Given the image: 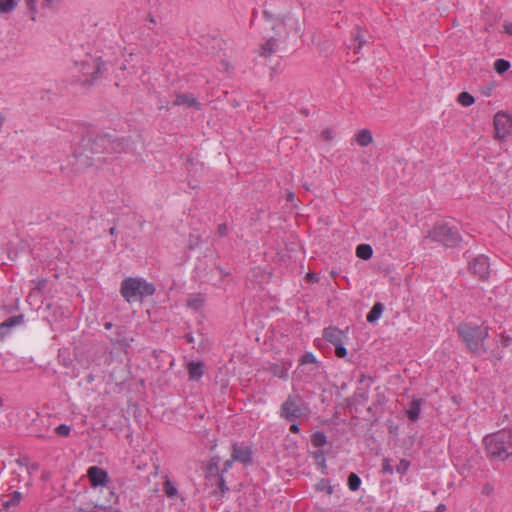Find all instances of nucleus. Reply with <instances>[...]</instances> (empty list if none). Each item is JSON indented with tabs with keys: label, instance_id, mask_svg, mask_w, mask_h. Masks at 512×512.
Listing matches in <instances>:
<instances>
[{
	"label": "nucleus",
	"instance_id": "obj_46",
	"mask_svg": "<svg viewBox=\"0 0 512 512\" xmlns=\"http://www.w3.org/2000/svg\"><path fill=\"white\" fill-rule=\"evenodd\" d=\"M26 6L31 13H36L37 0H25Z\"/></svg>",
	"mask_w": 512,
	"mask_h": 512
},
{
	"label": "nucleus",
	"instance_id": "obj_8",
	"mask_svg": "<svg viewBox=\"0 0 512 512\" xmlns=\"http://www.w3.org/2000/svg\"><path fill=\"white\" fill-rule=\"evenodd\" d=\"M299 397L289 395L281 405L280 416L289 421H293L302 415L301 408L298 404Z\"/></svg>",
	"mask_w": 512,
	"mask_h": 512
},
{
	"label": "nucleus",
	"instance_id": "obj_56",
	"mask_svg": "<svg viewBox=\"0 0 512 512\" xmlns=\"http://www.w3.org/2000/svg\"><path fill=\"white\" fill-rule=\"evenodd\" d=\"M492 491V487L486 484L483 488V493L489 494Z\"/></svg>",
	"mask_w": 512,
	"mask_h": 512
},
{
	"label": "nucleus",
	"instance_id": "obj_31",
	"mask_svg": "<svg viewBox=\"0 0 512 512\" xmlns=\"http://www.w3.org/2000/svg\"><path fill=\"white\" fill-rule=\"evenodd\" d=\"M511 67V64L508 60L499 58L494 62V70L502 75L507 72Z\"/></svg>",
	"mask_w": 512,
	"mask_h": 512
},
{
	"label": "nucleus",
	"instance_id": "obj_36",
	"mask_svg": "<svg viewBox=\"0 0 512 512\" xmlns=\"http://www.w3.org/2000/svg\"><path fill=\"white\" fill-rule=\"evenodd\" d=\"M334 347H335V355L338 358H346L347 357L348 351H347L346 347L344 346V342L337 343L336 345H334Z\"/></svg>",
	"mask_w": 512,
	"mask_h": 512
},
{
	"label": "nucleus",
	"instance_id": "obj_12",
	"mask_svg": "<svg viewBox=\"0 0 512 512\" xmlns=\"http://www.w3.org/2000/svg\"><path fill=\"white\" fill-rule=\"evenodd\" d=\"M231 457L236 462H239L245 466L252 464L253 462V452L251 447L243 444L233 443L232 446Z\"/></svg>",
	"mask_w": 512,
	"mask_h": 512
},
{
	"label": "nucleus",
	"instance_id": "obj_41",
	"mask_svg": "<svg viewBox=\"0 0 512 512\" xmlns=\"http://www.w3.org/2000/svg\"><path fill=\"white\" fill-rule=\"evenodd\" d=\"M382 472L384 474H392L393 473V467L390 464V460L388 458H384L382 461Z\"/></svg>",
	"mask_w": 512,
	"mask_h": 512
},
{
	"label": "nucleus",
	"instance_id": "obj_10",
	"mask_svg": "<svg viewBox=\"0 0 512 512\" xmlns=\"http://www.w3.org/2000/svg\"><path fill=\"white\" fill-rule=\"evenodd\" d=\"M74 502V510L77 512H98L99 510L106 511L110 508V506L87 499L86 495H77Z\"/></svg>",
	"mask_w": 512,
	"mask_h": 512
},
{
	"label": "nucleus",
	"instance_id": "obj_45",
	"mask_svg": "<svg viewBox=\"0 0 512 512\" xmlns=\"http://www.w3.org/2000/svg\"><path fill=\"white\" fill-rule=\"evenodd\" d=\"M354 40L358 42L357 46L354 47V51L358 53L359 49L362 47V45L365 43V40L362 38V36L357 32V34L354 37Z\"/></svg>",
	"mask_w": 512,
	"mask_h": 512
},
{
	"label": "nucleus",
	"instance_id": "obj_19",
	"mask_svg": "<svg viewBox=\"0 0 512 512\" xmlns=\"http://www.w3.org/2000/svg\"><path fill=\"white\" fill-rule=\"evenodd\" d=\"M355 141L361 147H366L373 142L372 132L369 129H361L355 134Z\"/></svg>",
	"mask_w": 512,
	"mask_h": 512
},
{
	"label": "nucleus",
	"instance_id": "obj_53",
	"mask_svg": "<svg viewBox=\"0 0 512 512\" xmlns=\"http://www.w3.org/2000/svg\"><path fill=\"white\" fill-rule=\"evenodd\" d=\"M263 16L267 19V20H272L273 19V15L267 11V10H264L263 11Z\"/></svg>",
	"mask_w": 512,
	"mask_h": 512
},
{
	"label": "nucleus",
	"instance_id": "obj_16",
	"mask_svg": "<svg viewBox=\"0 0 512 512\" xmlns=\"http://www.w3.org/2000/svg\"><path fill=\"white\" fill-rule=\"evenodd\" d=\"M24 323V315L19 314L15 316H11L7 318L4 322L0 324V335L4 337L10 331V328L15 327L17 325H21Z\"/></svg>",
	"mask_w": 512,
	"mask_h": 512
},
{
	"label": "nucleus",
	"instance_id": "obj_14",
	"mask_svg": "<svg viewBox=\"0 0 512 512\" xmlns=\"http://www.w3.org/2000/svg\"><path fill=\"white\" fill-rule=\"evenodd\" d=\"M173 104L175 106L186 105L188 107H193L197 110L201 109V104L199 103L197 98H195L193 96V94H190V93L176 95V98H175Z\"/></svg>",
	"mask_w": 512,
	"mask_h": 512
},
{
	"label": "nucleus",
	"instance_id": "obj_38",
	"mask_svg": "<svg viewBox=\"0 0 512 512\" xmlns=\"http://www.w3.org/2000/svg\"><path fill=\"white\" fill-rule=\"evenodd\" d=\"M217 485L220 491V496L223 497L224 494L229 491V487L226 485V481L223 475L217 476Z\"/></svg>",
	"mask_w": 512,
	"mask_h": 512
},
{
	"label": "nucleus",
	"instance_id": "obj_30",
	"mask_svg": "<svg viewBox=\"0 0 512 512\" xmlns=\"http://www.w3.org/2000/svg\"><path fill=\"white\" fill-rule=\"evenodd\" d=\"M360 485H361V478L356 473L351 472L347 478L348 488L351 491L355 492L360 488Z\"/></svg>",
	"mask_w": 512,
	"mask_h": 512
},
{
	"label": "nucleus",
	"instance_id": "obj_3",
	"mask_svg": "<svg viewBox=\"0 0 512 512\" xmlns=\"http://www.w3.org/2000/svg\"><path fill=\"white\" fill-rule=\"evenodd\" d=\"M488 331L489 329L486 326L470 323H460L457 327L459 337L463 340L467 349L475 355H481L487 351L484 347V340L488 337Z\"/></svg>",
	"mask_w": 512,
	"mask_h": 512
},
{
	"label": "nucleus",
	"instance_id": "obj_27",
	"mask_svg": "<svg viewBox=\"0 0 512 512\" xmlns=\"http://www.w3.org/2000/svg\"><path fill=\"white\" fill-rule=\"evenodd\" d=\"M313 457L315 458L316 464L321 468L322 474L327 475L328 471L324 452L322 450H316L313 452Z\"/></svg>",
	"mask_w": 512,
	"mask_h": 512
},
{
	"label": "nucleus",
	"instance_id": "obj_2",
	"mask_svg": "<svg viewBox=\"0 0 512 512\" xmlns=\"http://www.w3.org/2000/svg\"><path fill=\"white\" fill-rule=\"evenodd\" d=\"M484 451L490 462H504L512 457V430L501 429L483 438Z\"/></svg>",
	"mask_w": 512,
	"mask_h": 512
},
{
	"label": "nucleus",
	"instance_id": "obj_28",
	"mask_svg": "<svg viewBox=\"0 0 512 512\" xmlns=\"http://www.w3.org/2000/svg\"><path fill=\"white\" fill-rule=\"evenodd\" d=\"M311 443L313 446L320 448L327 443V437L324 432L316 431L311 436Z\"/></svg>",
	"mask_w": 512,
	"mask_h": 512
},
{
	"label": "nucleus",
	"instance_id": "obj_26",
	"mask_svg": "<svg viewBox=\"0 0 512 512\" xmlns=\"http://www.w3.org/2000/svg\"><path fill=\"white\" fill-rule=\"evenodd\" d=\"M373 255V249L369 244H359L356 247V256L362 260H369Z\"/></svg>",
	"mask_w": 512,
	"mask_h": 512
},
{
	"label": "nucleus",
	"instance_id": "obj_25",
	"mask_svg": "<svg viewBox=\"0 0 512 512\" xmlns=\"http://www.w3.org/2000/svg\"><path fill=\"white\" fill-rule=\"evenodd\" d=\"M221 458L217 455L210 458V461L207 466V472L210 476H220L221 469L219 468Z\"/></svg>",
	"mask_w": 512,
	"mask_h": 512
},
{
	"label": "nucleus",
	"instance_id": "obj_23",
	"mask_svg": "<svg viewBox=\"0 0 512 512\" xmlns=\"http://www.w3.org/2000/svg\"><path fill=\"white\" fill-rule=\"evenodd\" d=\"M277 42V39L274 37L268 39L264 44L261 45L260 55L265 57L271 56L276 51Z\"/></svg>",
	"mask_w": 512,
	"mask_h": 512
},
{
	"label": "nucleus",
	"instance_id": "obj_17",
	"mask_svg": "<svg viewBox=\"0 0 512 512\" xmlns=\"http://www.w3.org/2000/svg\"><path fill=\"white\" fill-rule=\"evenodd\" d=\"M190 380L198 381L204 374V363L201 361L190 362L187 366Z\"/></svg>",
	"mask_w": 512,
	"mask_h": 512
},
{
	"label": "nucleus",
	"instance_id": "obj_32",
	"mask_svg": "<svg viewBox=\"0 0 512 512\" xmlns=\"http://www.w3.org/2000/svg\"><path fill=\"white\" fill-rule=\"evenodd\" d=\"M457 101L464 107L471 106L475 103V98L468 92H461L458 97Z\"/></svg>",
	"mask_w": 512,
	"mask_h": 512
},
{
	"label": "nucleus",
	"instance_id": "obj_11",
	"mask_svg": "<svg viewBox=\"0 0 512 512\" xmlns=\"http://www.w3.org/2000/svg\"><path fill=\"white\" fill-rule=\"evenodd\" d=\"M86 476L92 488L104 487L109 482L108 472L95 465L87 469Z\"/></svg>",
	"mask_w": 512,
	"mask_h": 512
},
{
	"label": "nucleus",
	"instance_id": "obj_6",
	"mask_svg": "<svg viewBox=\"0 0 512 512\" xmlns=\"http://www.w3.org/2000/svg\"><path fill=\"white\" fill-rule=\"evenodd\" d=\"M493 122L497 138L505 139L512 133V115L499 111L495 114Z\"/></svg>",
	"mask_w": 512,
	"mask_h": 512
},
{
	"label": "nucleus",
	"instance_id": "obj_18",
	"mask_svg": "<svg viewBox=\"0 0 512 512\" xmlns=\"http://www.w3.org/2000/svg\"><path fill=\"white\" fill-rule=\"evenodd\" d=\"M422 399L414 398L410 404L409 408L406 410V415L409 420L415 422L419 419L420 411H421Z\"/></svg>",
	"mask_w": 512,
	"mask_h": 512
},
{
	"label": "nucleus",
	"instance_id": "obj_59",
	"mask_svg": "<svg viewBox=\"0 0 512 512\" xmlns=\"http://www.w3.org/2000/svg\"><path fill=\"white\" fill-rule=\"evenodd\" d=\"M111 496L115 497L113 504H117L119 502V496L115 495L114 491H110Z\"/></svg>",
	"mask_w": 512,
	"mask_h": 512
},
{
	"label": "nucleus",
	"instance_id": "obj_21",
	"mask_svg": "<svg viewBox=\"0 0 512 512\" xmlns=\"http://www.w3.org/2000/svg\"><path fill=\"white\" fill-rule=\"evenodd\" d=\"M21 498L22 494L19 491H14L8 500L1 501L5 512H13L12 509L20 503Z\"/></svg>",
	"mask_w": 512,
	"mask_h": 512
},
{
	"label": "nucleus",
	"instance_id": "obj_55",
	"mask_svg": "<svg viewBox=\"0 0 512 512\" xmlns=\"http://www.w3.org/2000/svg\"><path fill=\"white\" fill-rule=\"evenodd\" d=\"M109 234H110L111 236H116V235H117L116 225L112 226V227L109 229Z\"/></svg>",
	"mask_w": 512,
	"mask_h": 512
},
{
	"label": "nucleus",
	"instance_id": "obj_20",
	"mask_svg": "<svg viewBox=\"0 0 512 512\" xmlns=\"http://www.w3.org/2000/svg\"><path fill=\"white\" fill-rule=\"evenodd\" d=\"M205 302V295L201 293L191 294L187 299V307L195 311L202 309Z\"/></svg>",
	"mask_w": 512,
	"mask_h": 512
},
{
	"label": "nucleus",
	"instance_id": "obj_37",
	"mask_svg": "<svg viewBox=\"0 0 512 512\" xmlns=\"http://www.w3.org/2000/svg\"><path fill=\"white\" fill-rule=\"evenodd\" d=\"M55 432L58 436L67 437L71 432V427L66 424H60L55 428Z\"/></svg>",
	"mask_w": 512,
	"mask_h": 512
},
{
	"label": "nucleus",
	"instance_id": "obj_9",
	"mask_svg": "<svg viewBox=\"0 0 512 512\" xmlns=\"http://www.w3.org/2000/svg\"><path fill=\"white\" fill-rule=\"evenodd\" d=\"M489 261L484 255H478L469 262L468 268L471 273L477 276L480 280H487L489 278Z\"/></svg>",
	"mask_w": 512,
	"mask_h": 512
},
{
	"label": "nucleus",
	"instance_id": "obj_50",
	"mask_svg": "<svg viewBox=\"0 0 512 512\" xmlns=\"http://www.w3.org/2000/svg\"><path fill=\"white\" fill-rule=\"evenodd\" d=\"M492 88L490 86H485L481 88V92L485 96H490Z\"/></svg>",
	"mask_w": 512,
	"mask_h": 512
},
{
	"label": "nucleus",
	"instance_id": "obj_43",
	"mask_svg": "<svg viewBox=\"0 0 512 512\" xmlns=\"http://www.w3.org/2000/svg\"><path fill=\"white\" fill-rule=\"evenodd\" d=\"M321 137H322V139H323V140H325V141H331V140H333V138H334L333 131H332L331 129H329V128H326V129H324V130L322 131V133H321Z\"/></svg>",
	"mask_w": 512,
	"mask_h": 512
},
{
	"label": "nucleus",
	"instance_id": "obj_29",
	"mask_svg": "<svg viewBox=\"0 0 512 512\" xmlns=\"http://www.w3.org/2000/svg\"><path fill=\"white\" fill-rule=\"evenodd\" d=\"M163 491L165 495L170 499H173L178 495V489L176 488L174 483L168 478L163 483Z\"/></svg>",
	"mask_w": 512,
	"mask_h": 512
},
{
	"label": "nucleus",
	"instance_id": "obj_62",
	"mask_svg": "<svg viewBox=\"0 0 512 512\" xmlns=\"http://www.w3.org/2000/svg\"><path fill=\"white\" fill-rule=\"evenodd\" d=\"M308 277H309L310 279H316V275H315V274H311V273H309V274H308Z\"/></svg>",
	"mask_w": 512,
	"mask_h": 512
},
{
	"label": "nucleus",
	"instance_id": "obj_42",
	"mask_svg": "<svg viewBox=\"0 0 512 512\" xmlns=\"http://www.w3.org/2000/svg\"><path fill=\"white\" fill-rule=\"evenodd\" d=\"M234 462H236V461L233 460V457H231V459L226 460L221 469V475H224V473H227L232 468Z\"/></svg>",
	"mask_w": 512,
	"mask_h": 512
},
{
	"label": "nucleus",
	"instance_id": "obj_7",
	"mask_svg": "<svg viewBox=\"0 0 512 512\" xmlns=\"http://www.w3.org/2000/svg\"><path fill=\"white\" fill-rule=\"evenodd\" d=\"M140 278L128 277L121 283L120 293L122 297L127 301L141 300L140 299Z\"/></svg>",
	"mask_w": 512,
	"mask_h": 512
},
{
	"label": "nucleus",
	"instance_id": "obj_24",
	"mask_svg": "<svg viewBox=\"0 0 512 512\" xmlns=\"http://www.w3.org/2000/svg\"><path fill=\"white\" fill-rule=\"evenodd\" d=\"M139 290L141 292L140 299L142 300L145 297L152 296L155 293L156 288L153 283H149L144 279H140Z\"/></svg>",
	"mask_w": 512,
	"mask_h": 512
},
{
	"label": "nucleus",
	"instance_id": "obj_60",
	"mask_svg": "<svg viewBox=\"0 0 512 512\" xmlns=\"http://www.w3.org/2000/svg\"><path fill=\"white\" fill-rule=\"evenodd\" d=\"M274 373H275V375H277V373H276V372H274ZM278 376H279L280 378H285V377L287 376V373H286V371H282L280 374H278Z\"/></svg>",
	"mask_w": 512,
	"mask_h": 512
},
{
	"label": "nucleus",
	"instance_id": "obj_44",
	"mask_svg": "<svg viewBox=\"0 0 512 512\" xmlns=\"http://www.w3.org/2000/svg\"><path fill=\"white\" fill-rule=\"evenodd\" d=\"M217 233L220 237L228 235V226L225 223L219 224L217 227Z\"/></svg>",
	"mask_w": 512,
	"mask_h": 512
},
{
	"label": "nucleus",
	"instance_id": "obj_22",
	"mask_svg": "<svg viewBox=\"0 0 512 512\" xmlns=\"http://www.w3.org/2000/svg\"><path fill=\"white\" fill-rule=\"evenodd\" d=\"M384 311V305L381 302H376L371 310L368 312L366 319L369 323H375L378 321Z\"/></svg>",
	"mask_w": 512,
	"mask_h": 512
},
{
	"label": "nucleus",
	"instance_id": "obj_61",
	"mask_svg": "<svg viewBox=\"0 0 512 512\" xmlns=\"http://www.w3.org/2000/svg\"><path fill=\"white\" fill-rule=\"evenodd\" d=\"M104 327H105V329L109 330V329L112 328V323L111 322H107V323L104 324Z\"/></svg>",
	"mask_w": 512,
	"mask_h": 512
},
{
	"label": "nucleus",
	"instance_id": "obj_63",
	"mask_svg": "<svg viewBox=\"0 0 512 512\" xmlns=\"http://www.w3.org/2000/svg\"><path fill=\"white\" fill-rule=\"evenodd\" d=\"M365 377H366V376H365L364 374H362V375H361V378H360V380H359V382H363V380L365 379Z\"/></svg>",
	"mask_w": 512,
	"mask_h": 512
},
{
	"label": "nucleus",
	"instance_id": "obj_47",
	"mask_svg": "<svg viewBox=\"0 0 512 512\" xmlns=\"http://www.w3.org/2000/svg\"><path fill=\"white\" fill-rule=\"evenodd\" d=\"M503 28L506 34L512 36V22H504Z\"/></svg>",
	"mask_w": 512,
	"mask_h": 512
},
{
	"label": "nucleus",
	"instance_id": "obj_64",
	"mask_svg": "<svg viewBox=\"0 0 512 512\" xmlns=\"http://www.w3.org/2000/svg\"><path fill=\"white\" fill-rule=\"evenodd\" d=\"M48 5L52 4L54 0H44Z\"/></svg>",
	"mask_w": 512,
	"mask_h": 512
},
{
	"label": "nucleus",
	"instance_id": "obj_49",
	"mask_svg": "<svg viewBox=\"0 0 512 512\" xmlns=\"http://www.w3.org/2000/svg\"><path fill=\"white\" fill-rule=\"evenodd\" d=\"M290 431H291L292 433H299V432H300V427H299V425H298L297 423H292V424L290 425Z\"/></svg>",
	"mask_w": 512,
	"mask_h": 512
},
{
	"label": "nucleus",
	"instance_id": "obj_51",
	"mask_svg": "<svg viewBox=\"0 0 512 512\" xmlns=\"http://www.w3.org/2000/svg\"><path fill=\"white\" fill-rule=\"evenodd\" d=\"M46 285V280H39L36 288L41 291Z\"/></svg>",
	"mask_w": 512,
	"mask_h": 512
},
{
	"label": "nucleus",
	"instance_id": "obj_54",
	"mask_svg": "<svg viewBox=\"0 0 512 512\" xmlns=\"http://www.w3.org/2000/svg\"><path fill=\"white\" fill-rule=\"evenodd\" d=\"M286 199L288 202H293L295 200V194L293 192H288Z\"/></svg>",
	"mask_w": 512,
	"mask_h": 512
},
{
	"label": "nucleus",
	"instance_id": "obj_13",
	"mask_svg": "<svg viewBox=\"0 0 512 512\" xmlns=\"http://www.w3.org/2000/svg\"><path fill=\"white\" fill-rule=\"evenodd\" d=\"M347 331L341 330L335 326H329L323 329L322 337L327 342L331 343L333 346L337 343L344 342L345 339H347Z\"/></svg>",
	"mask_w": 512,
	"mask_h": 512
},
{
	"label": "nucleus",
	"instance_id": "obj_5",
	"mask_svg": "<svg viewBox=\"0 0 512 512\" xmlns=\"http://www.w3.org/2000/svg\"><path fill=\"white\" fill-rule=\"evenodd\" d=\"M104 63L100 58H95L91 63L83 62L82 72L86 78L81 82L83 85H93L103 73Z\"/></svg>",
	"mask_w": 512,
	"mask_h": 512
},
{
	"label": "nucleus",
	"instance_id": "obj_48",
	"mask_svg": "<svg viewBox=\"0 0 512 512\" xmlns=\"http://www.w3.org/2000/svg\"><path fill=\"white\" fill-rule=\"evenodd\" d=\"M501 341H502V345L504 347H508L510 345L511 341H512V338L510 336H504L503 335Z\"/></svg>",
	"mask_w": 512,
	"mask_h": 512
},
{
	"label": "nucleus",
	"instance_id": "obj_15",
	"mask_svg": "<svg viewBox=\"0 0 512 512\" xmlns=\"http://www.w3.org/2000/svg\"><path fill=\"white\" fill-rule=\"evenodd\" d=\"M306 364H313L314 367H311L309 369V372L316 373L318 370V361L315 357V355L312 352H305L300 358H299V364L297 367V372H303L304 366Z\"/></svg>",
	"mask_w": 512,
	"mask_h": 512
},
{
	"label": "nucleus",
	"instance_id": "obj_52",
	"mask_svg": "<svg viewBox=\"0 0 512 512\" xmlns=\"http://www.w3.org/2000/svg\"><path fill=\"white\" fill-rule=\"evenodd\" d=\"M436 512H444L446 510V505L443 504V503H440L437 507H436Z\"/></svg>",
	"mask_w": 512,
	"mask_h": 512
},
{
	"label": "nucleus",
	"instance_id": "obj_40",
	"mask_svg": "<svg viewBox=\"0 0 512 512\" xmlns=\"http://www.w3.org/2000/svg\"><path fill=\"white\" fill-rule=\"evenodd\" d=\"M409 467H410V461H408L406 459H401L400 462L398 463V465L396 466V471L399 474L404 475L408 471Z\"/></svg>",
	"mask_w": 512,
	"mask_h": 512
},
{
	"label": "nucleus",
	"instance_id": "obj_58",
	"mask_svg": "<svg viewBox=\"0 0 512 512\" xmlns=\"http://www.w3.org/2000/svg\"><path fill=\"white\" fill-rule=\"evenodd\" d=\"M377 410H378V407L373 406V404L367 408V411H368L369 413H372L373 411H375V412H376Z\"/></svg>",
	"mask_w": 512,
	"mask_h": 512
},
{
	"label": "nucleus",
	"instance_id": "obj_34",
	"mask_svg": "<svg viewBox=\"0 0 512 512\" xmlns=\"http://www.w3.org/2000/svg\"><path fill=\"white\" fill-rule=\"evenodd\" d=\"M316 490L325 491L328 495L333 494L334 488L330 484V481L322 478L315 486Z\"/></svg>",
	"mask_w": 512,
	"mask_h": 512
},
{
	"label": "nucleus",
	"instance_id": "obj_4",
	"mask_svg": "<svg viewBox=\"0 0 512 512\" xmlns=\"http://www.w3.org/2000/svg\"><path fill=\"white\" fill-rule=\"evenodd\" d=\"M431 240L436 241L446 248H455L461 241L462 237L457 227H451L447 223L439 222L434 225L428 236Z\"/></svg>",
	"mask_w": 512,
	"mask_h": 512
},
{
	"label": "nucleus",
	"instance_id": "obj_33",
	"mask_svg": "<svg viewBox=\"0 0 512 512\" xmlns=\"http://www.w3.org/2000/svg\"><path fill=\"white\" fill-rule=\"evenodd\" d=\"M17 7L16 0H0V13H10Z\"/></svg>",
	"mask_w": 512,
	"mask_h": 512
},
{
	"label": "nucleus",
	"instance_id": "obj_57",
	"mask_svg": "<svg viewBox=\"0 0 512 512\" xmlns=\"http://www.w3.org/2000/svg\"><path fill=\"white\" fill-rule=\"evenodd\" d=\"M185 338H186V340H187V342H188V343H192V342H193V340H194V338H193L192 334H186V335H185Z\"/></svg>",
	"mask_w": 512,
	"mask_h": 512
},
{
	"label": "nucleus",
	"instance_id": "obj_35",
	"mask_svg": "<svg viewBox=\"0 0 512 512\" xmlns=\"http://www.w3.org/2000/svg\"><path fill=\"white\" fill-rule=\"evenodd\" d=\"M355 398L358 403H364L368 401V390L357 388L355 392Z\"/></svg>",
	"mask_w": 512,
	"mask_h": 512
},
{
	"label": "nucleus",
	"instance_id": "obj_39",
	"mask_svg": "<svg viewBox=\"0 0 512 512\" xmlns=\"http://www.w3.org/2000/svg\"><path fill=\"white\" fill-rule=\"evenodd\" d=\"M376 390H379V388H377ZM385 404H386V396L384 395V393L377 391L375 400L373 402V406L382 408Z\"/></svg>",
	"mask_w": 512,
	"mask_h": 512
},
{
	"label": "nucleus",
	"instance_id": "obj_1",
	"mask_svg": "<svg viewBox=\"0 0 512 512\" xmlns=\"http://www.w3.org/2000/svg\"><path fill=\"white\" fill-rule=\"evenodd\" d=\"M129 143V137H118L107 132H89L74 148L69 163L77 172L94 166L99 167L107 163L109 155L126 152Z\"/></svg>",
	"mask_w": 512,
	"mask_h": 512
}]
</instances>
